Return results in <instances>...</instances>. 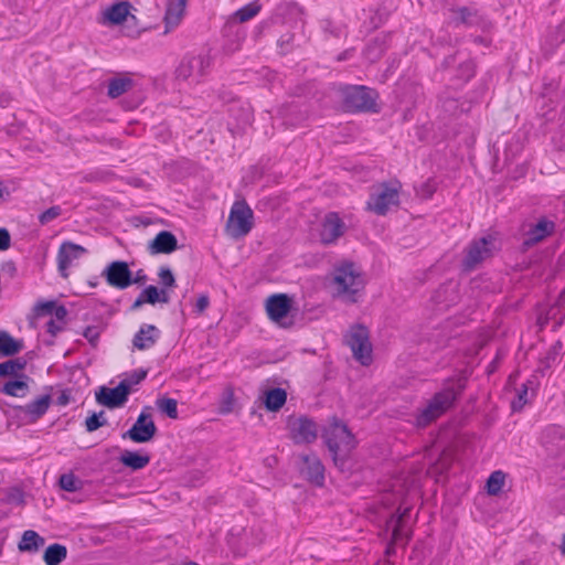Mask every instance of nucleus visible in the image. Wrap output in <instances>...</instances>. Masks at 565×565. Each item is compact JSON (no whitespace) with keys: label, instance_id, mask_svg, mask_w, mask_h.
<instances>
[{"label":"nucleus","instance_id":"f257e3e1","mask_svg":"<svg viewBox=\"0 0 565 565\" xmlns=\"http://www.w3.org/2000/svg\"><path fill=\"white\" fill-rule=\"evenodd\" d=\"M326 446L331 454L333 465L341 471H351V452L356 447V439L349 427L333 417V424L323 434Z\"/></svg>","mask_w":565,"mask_h":565},{"label":"nucleus","instance_id":"f03ea898","mask_svg":"<svg viewBox=\"0 0 565 565\" xmlns=\"http://www.w3.org/2000/svg\"><path fill=\"white\" fill-rule=\"evenodd\" d=\"M340 92L343 105L350 113L377 114L381 110L377 105L379 93L374 88L364 85H345Z\"/></svg>","mask_w":565,"mask_h":565},{"label":"nucleus","instance_id":"7ed1b4c3","mask_svg":"<svg viewBox=\"0 0 565 565\" xmlns=\"http://www.w3.org/2000/svg\"><path fill=\"white\" fill-rule=\"evenodd\" d=\"M337 287V296L348 303L358 302V294L364 288V280L352 262H345L339 266L333 277Z\"/></svg>","mask_w":565,"mask_h":565},{"label":"nucleus","instance_id":"20e7f679","mask_svg":"<svg viewBox=\"0 0 565 565\" xmlns=\"http://www.w3.org/2000/svg\"><path fill=\"white\" fill-rule=\"evenodd\" d=\"M437 72H450L451 75L448 77V81L452 83L454 87L461 88L475 77L477 64L473 58L463 57L462 54L457 51L445 56Z\"/></svg>","mask_w":565,"mask_h":565},{"label":"nucleus","instance_id":"39448f33","mask_svg":"<svg viewBox=\"0 0 565 565\" xmlns=\"http://www.w3.org/2000/svg\"><path fill=\"white\" fill-rule=\"evenodd\" d=\"M52 404L51 394H43L25 405H9L8 416L19 427L38 423Z\"/></svg>","mask_w":565,"mask_h":565},{"label":"nucleus","instance_id":"423d86ee","mask_svg":"<svg viewBox=\"0 0 565 565\" xmlns=\"http://www.w3.org/2000/svg\"><path fill=\"white\" fill-rule=\"evenodd\" d=\"M399 188L398 181L395 184L392 182L380 183L370 194V199L366 202L367 210L376 215H386L391 206L399 205Z\"/></svg>","mask_w":565,"mask_h":565},{"label":"nucleus","instance_id":"0eeeda50","mask_svg":"<svg viewBox=\"0 0 565 565\" xmlns=\"http://www.w3.org/2000/svg\"><path fill=\"white\" fill-rule=\"evenodd\" d=\"M498 238L494 234H488L480 238L473 239L466 248L462 259L465 270H472L483 260L492 257L500 249L497 246Z\"/></svg>","mask_w":565,"mask_h":565},{"label":"nucleus","instance_id":"6e6552de","mask_svg":"<svg viewBox=\"0 0 565 565\" xmlns=\"http://www.w3.org/2000/svg\"><path fill=\"white\" fill-rule=\"evenodd\" d=\"M345 342L350 347L353 358L359 361L361 365L369 366L373 362L370 332L365 326H353L345 337Z\"/></svg>","mask_w":565,"mask_h":565},{"label":"nucleus","instance_id":"1a4fd4ad","mask_svg":"<svg viewBox=\"0 0 565 565\" xmlns=\"http://www.w3.org/2000/svg\"><path fill=\"white\" fill-rule=\"evenodd\" d=\"M253 210L246 201H236L226 223L227 233L234 238L246 236L253 227Z\"/></svg>","mask_w":565,"mask_h":565},{"label":"nucleus","instance_id":"9d476101","mask_svg":"<svg viewBox=\"0 0 565 565\" xmlns=\"http://www.w3.org/2000/svg\"><path fill=\"white\" fill-rule=\"evenodd\" d=\"M556 232V223L546 216H540L536 222L529 223L523 234V241L519 246L522 254L543 243Z\"/></svg>","mask_w":565,"mask_h":565},{"label":"nucleus","instance_id":"9b49d317","mask_svg":"<svg viewBox=\"0 0 565 565\" xmlns=\"http://www.w3.org/2000/svg\"><path fill=\"white\" fill-rule=\"evenodd\" d=\"M150 406L143 407L134 425L122 433V439H130L137 444H146L151 441L158 433V428L149 413Z\"/></svg>","mask_w":565,"mask_h":565},{"label":"nucleus","instance_id":"f8f14e48","mask_svg":"<svg viewBox=\"0 0 565 565\" xmlns=\"http://www.w3.org/2000/svg\"><path fill=\"white\" fill-rule=\"evenodd\" d=\"M287 428L289 437L295 445H309L315 443L318 437L317 423L306 415L298 418L290 416L287 422Z\"/></svg>","mask_w":565,"mask_h":565},{"label":"nucleus","instance_id":"ddd939ff","mask_svg":"<svg viewBox=\"0 0 565 565\" xmlns=\"http://www.w3.org/2000/svg\"><path fill=\"white\" fill-rule=\"evenodd\" d=\"M212 65V57L209 54L185 55L175 68V78L186 81L190 77L196 79L206 75Z\"/></svg>","mask_w":565,"mask_h":565},{"label":"nucleus","instance_id":"4468645a","mask_svg":"<svg viewBox=\"0 0 565 565\" xmlns=\"http://www.w3.org/2000/svg\"><path fill=\"white\" fill-rule=\"evenodd\" d=\"M292 308V299L287 294H274L266 299L265 309L268 318L280 327L288 328L294 321L287 320Z\"/></svg>","mask_w":565,"mask_h":565},{"label":"nucleus","instance_id":"2eb2a0df","mask_svg":"<svg viewBox=\"0 0 565 565\" xmlns=\"http://www.w3.org/2000/svg\"><path fill=\"white\" fill-rule=\"evenodd\" d=\"M299 458L301 460L299 466L300 476L316 487H323L326 468L317 454L311 451L300 455Z\"/></svg>","mask_w":565,"mask_h":565},{"label":"nucleus","instance_id":"dca6fc26","mask_svg":"<svg viewBox=\"0 0 565 565\" xmlns=\"http://www.w3.org/2000/svg\"><path fill=\"white\" fill-rule=\"evenodd\" d=\"M106 282L119 290L131 286V270L125 260H113L102 271Z\"/></svg>","mask_w":565,"mask_h":565},{"label":"nucleus","instance_id":"f3484780","mask_svg":"<svg viewBox=\"0 0 565 565\" xmlns=\"http://www.w3.org/2000/svg\"><path fill=\"white\" fill-rule=\"evenodd\" d=\"M85 254H87V249L84 246L70 241L63 242L58 247L56 256L57 270L61 277L67 278L72 262L81 258Z\"/></svg>","mask_w":565,"mask_h":565},{"label":"nucleus","instance_id":"a211bd4d","mask_svg":"<svg viewBox=\"0 0 565 565\" xmlns=\"http://www.w3.org/2000/svg\"><path fill=\"white\" fill-rule=\"evenodd\" d=\"M128 397L126 384H118L115 387L99 386L95 393L96 402L109 409L122 407Z\"/></svg>","mask_w":565,"mask_h":565},{"label":"nucleus","instance_id":"6ab92c4d","mask_svg":"<svg viewBox=\"0 0 565 565\" xmlns=\"http://www.w3.org/2000/svg\"><path fill=\"white\" fill-rule=\"evenodd\" d=\"M347 230L338 212H328L321 223L320 239L324 245L334 243Z\"/></svg>","mask_w":565,"mask_h":565},{"label":"nucleus","instance_id":"aec40b11","mask_svg":"<svg viewBox=\"0 0 565 565\" xmlns=\"http://www.w3.org/2000/svg\"><path fill=\"white\" fill-rule=\"evenodd\" d=\"M541 443L551 456H558L565 446V428L556 424L546 426Z\"/></svg>","mask_w":565,"mask_h":565},{"label":"nucleus","instance_id":"412c9836","mask_svg":"<svg viewBox=\"0 0 565 565\" xmlns=\"http://www.w3.org/2000/svg\"><path fill=\"white\" fill-rule=\"evenodd\" d=\"M462 390L463 386L461 385H459L458 388L454 386L445 387L435 393L427 404L430 405V408H433L437 415L441 416L454 405Z\"/></svg>","mask_w":565,"mask_h":565},{"label":"nucleus","instance_id":"4be33fe9","mask_svg":"<svg viewBox=\"0 0 565 565\" xmlns=\"http://www.w3.org/2000/svg\"><path fill=\"white\" fill-rule=\"evenodd\" d=\"M178 248V239L170 231H160L148 244L150 255L171 254Z\"/></svg>","mask_w":565,"mask_h":565},{"label":"nucleus","instance_id":"5701e85b","mask_svg":"<svg viewBox=\"0 0 565 565\" xmlns=\"http://www.w3.org/2000/svg\"><path fill=\"white\" fill-rule=\"evenodd\" d=\"M160 338V330L153 324H142L134 335L132 344L138 350H148L156 344Z\"/></svg>","mask_w":565,"mask_h":565},{"label":"nucleus","instance_id":"b1692460","mask_svg":"<svg viewBox=\"0 0 565 565\" xmlns=\"http://www.w3.org/2000/svg\"><path fill=\"white\" fill-rule=\"evenodd\" d=\"M130 8H132V6L128 1H118L113 3L103 13L104 22L110 25H119L124 23L130 13Z\"/></svg>","mask_w":565,"mask_h":565},{"label":"nucleus","instance_id":"393cba45","mask_svg":"<svg viewBox=\"0 0 565 565\" xmlns=\"http://www.w3.org/2000/svg\"><path fill=\"white\" fill-rule=\"evenodd\" d=\"M186 0H169L164 14L166 33L175 28L183 15Z\"/></svg>","mask_w":565,"mask_h":565},{"label":"nucleus","instance_id":"a878e982","mask_svg":"<svg viewBox=\"0 0 565 565\" xmlns=\"http://www.w3.org/2000/svg\"><path fill=\"white\" fill-rule=\"evenodd\" d=\"M24 348L22 339H15L8 331L0 330V356L11 358L20 353Z\"/></svg>","mask_w":565,"mask_h":565},{"label":"nucleus","instance_id":"bb28decb","mask_svg":"<svg viewBox=\"0 0 565 565\" xmlns=\"http://www.w3.org/2000/svg\"><path fill=\"white\" fill-rule=\"evenodd\" d=\"M150 456L140 451L124 450L119 456V461L126 468L132 471L141 470L150 462Z\"/></svg>","mask_w":565,"mask_h":565},{"label":"nucleus","instance_id":"cd10ccee","mask_svg":"<svg viewBox=\"0 0 565 565\" xmlns=\"http://www.w3.org/2000/svg\"><path fill=\"white\" fill-rule=\"evenodd\" d=\"M30 376L25 373H21L15 376L13 380L7 381L1 387V393L8 396L13 397H23L25 392L29 390L28 382L30 381Z\"/></svg>","mask_w":565,"mask_h":565},{"label":"nucleus","instance_id":"c85d7f7f","mask_svg":"<svg viewBox=\"0 0 565 565\" xmlns=\"http://www.w3.org/2000/svg\"><path fill=\"white\" fill-rule=\"evenodd\" d=\"M287 401V393L284 388L273 387L264 393V406L268 412H278Z\"/></svg>","mask_w":565,"mask_h":565},{"label":"nucleus","instance_id":"c756f323","mask_svg":"<svg viewBox=\"0 0 565 565\" xmlns=\"http://www.w3.org/2000/svg\"><path fill=\"white\" fill-rule=\"evenodd\" d=\"M45 544L44 537L33 530L23 532L22 537L18 544L20 552L35 553Z\"/></svg>","mask_w":565,"mask_h":565},{"label":"nucleus","instance_id":"7c9ffc66","mask_svg":"<svg viewBox=\"0 0 565 565\" xmlns=\"http://www.w3.org/2000/svg\"><path fill=\"white\" fill-rule=\"evenodd\" d=\"M386 50V38L376 36L366 44L363 50V55L371 63H375L382 57Z\"/></svg>","mask_w":565,"mask_h":565},{"label":"nucleus","instance_id":"2f4dec72","mask_svg":"<svg viewBox=\"0 0 565 565\" xmlns=\"http://www.w3.org/2000/svg\"><path fill=\"white\" fill-rule=\"evenodd\" d=\"M451 12L455 14V17L452 18V23L456 26L461 24L472 26L478 23V11L469 7H459L456 9H451Z\"/></svg>","mask_w":565,"mask_h":565},{"label":"nucleus","instance_id":"473e14b6","mask_svg":"<svg viewBox=\"0 0 565 565\" xmlns=\"http://www.w3.org/2000/svg\"><path fill=\"white\" fill-rule=\"evenodd\" d=\"M28 364V360L25 358H15L7 360L0 363V377L12 376L15 377L23 373L22 371L25 369Z\"/></svg>","mask_w":565,"mask_h":565},{"label":"nucleus","instance_id":"72a5a7b5","mask_svg":"<svg viewBox=\"0 0 565 565\" xmlns=\"http://www.w3.org/2000/svg\"><path fill=\"white\" fill-rule=\"evenodd\" d=\"M67 555V550L64 545L54 543L49 545L43 553V561L46 565H60Z\"/></svg>","mask_w":565,"mask_h":565},{"label":"nucleus","instance_id":"f704fd0d","mask_svg":"<svg viewBox=\"0 0 565 565\" xmlns=\"http://www.w3.org/2000/svg\"><path fill=\"white\" fill-rule=\"evenodd\" d=\"M0 502L2 504L24 505V491L20 486H13L1 490Z\"/></svg>","mask_w":565,"mask_h":565},{"label":"nucleus","instance_id":"c9c22d12","mask_svg":"<svg viewBox=\"0 0 565 565\" xmlns=\"http://www.w3.org/2000/svg\"><path fill=\"white\" fill-rule=\"evenodd\" d=\"M134 85L130 77H113L108 82L107 95L110 98H117L128 92Z\"/></svg>","mask_w":565,"mask_h":565},{"label":"nucleus","instance_id":"e433bc0d","mask_svg":"<svg viewBox=\"0 0 565 565\" xmlns=\"http://www.w3.org/2000/svg\"><path fill=\"white\" fill-rule=\"evenodd\" d=\"M533 384L534 382L532 380H527L516 391V396L511 403V408L513 412H521L523 407L529 403V390H533Z\"/></svg>","mask_w":565,"mask_h":565},{"label":"nucleus","instance_id":"4c0bfd02","mask_svg":"<svg viewBox=\"0 0 565 565\" xmlns=\"http://www.w3.org/2000/svg\"><path fill=\"white\" fill-rule=\"evenodd\" d=\"M504 480H505V473L501 470H495L493 471L487 482H486V489H487V492L488 494L490 495H498L501 490H502V487L504 486Z\"/></svg>","mask_w":565,"mask_h":565},{"label":"nucleus","instance_id":"58836bf2","mask_svg":"<svg viewBox=\"0 0 565 565\" xmlns=\"http://www.w3.org/2000/svg\"><path fill=\"white\" fill-rule=\"evenodd\" d=\"M156 405L158 409L164 414L167 417L171 419H177L179 416L178 413V402L171 397H160L156 401Z\"/></svg>","mask_w":565,"mask_h":565},{"label":"nucleus","instance_id":"ea45409f","mask_svg":"<svg viewBox=\"0 0 565 565\" xmlns=\"http://www.w3.org/2000/svg\"><path fill=\"white\" fill-rule=\"evenodd\" d=\"M58 486L64 491L76 492L83 488V480L73 472L63 473L58 479Z\"/></svg>","mask_w":565,"mask_h":565},{"label":"nucleus","instance_id":"a19ab883","mask_svg":"<svg viewBox=\"0 0 565 565\" xmlns=\"http://www.w3.org/2000/svg\"><path fill=\"white\" fill-rule=\"evenodd\" d=\"M260 9L262 6L258 3V1H253L238 9L234 15L239 22L243 23L249 21L255 15H257Z\"/></svg>","mask_w":565,"mask_h":565},{"label":"nucleus","instance_id":"79ce46f5","mask_svg":"<svg viewBox=\"0 0 565 565\" xmlns=\"http://www.w3.org/2000/svg\"><path fill=\"white\" fill-rule=\"evenodd\" d=\"M106 425H108V422L105 418L104 411H100L98 413L92 412L90 415L87 416L85 419V428H86V431H88V433H93Z\"/></svg>","mask_w":565,"mask_h":565},{"label":"nucleus","instance_id":"37998d69","mask_svg":"<svg viewBox=\"0 0 565 565\" xmlns=\"http://www.w3.org/2000/svg\"><path fill=\"white\" fill-rule=\"evenodd\" d=\"M147 376V371L143 369H137L132 372L126 374V377L122 379L118 384H126L127 395L129 396L132 386L138 385L142 382Z\"/></svg>","mask_w":565,"mask_h":565},{"label":"nucleus","instance_id":"c03bdc74","mask_svg":"<svg viewBox=\"0 0 565 565\" xmlns=\"http://www.w3.org/2000/svg\"><path fill=\"white\" fill-rule=\"evenodd\" d=\"M440 416L437 415L433 408H430V405H426L415 417V424L417 427H427L433 422H435Z\"/></svg>","mask_w":565,"mask_h":565},{"label":"nucleus","instance_id":"a18cd8bd","mask_svg":"<svg viewBox=\"0 0 565 565\" xmlns=\"http://www.w3.org/2000/svg\"><path fill=\"white\" fill-rule=\"evenodd\" d=\"M440 416L437 415L433 408H430V405H426L415 417V424L417 427H427L433 422H435Z\"/></svg>","mask_w":565,"mask_h":565},{"label":"nucleus","instance_id":"49530a36","mask_svg":"<svg viewBox=\"0 0 565 565\" xmlns=\"http://www.w3.org/2000/svg\"><path fill=\"white\" fill-rule=\"evenodd\" d=\"M440 416L437 415L433 408H430V405H426L415 417V424L417 427H427L433 422H435Z\"/></svg>","mask_w":565,"mask_h":565},{"label":"nucleus","instance_id":"de8ad7c7","mask_svg":"<svg viewBox=\"0 0 565 565\" xmlns=\"http://www.w3.org/2000/svg\"><path fill=\"white\" fill-rule=\"evenodd\" d=\"M563 349V343L561 341H556L554 344L550 347L546 354L541 359V364L544 369H550L553 363L557 360Z\"/></svg>","mask_w":565,"mask_h":565},{"label":"nucleus","instance_id":"09e8293b","mask_svg":"<svg viewBox=\"0 0 565 565\" xmlns=\"http://www.w3.org/2000/svg\"><path fill=\"white\" fill-rule=\"evenodd\" d=\"M437 190V184L433 178L422 182L418 186H415L416 195L420 199H430Z\"/></svg>","mask_w":565,"mask_h":565},{"label":"nucleus","instance_id":"8fccbe9b","mask_svg":"<svg viewBox=\"0 0 565 565\" xmlns=\"http://www.w3.org/2000/svg\"><path fill=\"white\" fill-rule=\"evenodd\" d=\"M55 300H43L39 301L33 307V313L35 317L52 316L55 307Z\"/></svg>","mask_w":565,"mask_h":565},{"label":"nucleus","instance_id":"3c124183","mask_svg":"<svg viewBox=\"0 0 565 565\" xmlns=\"http://www.w3.org/2000/svg\"><path fill=\"white\" fill-rule=\"evenodd\" d=\"M160 282L164 288H173L177 286L175 277L172 270L167 266H161L158 273Z\"/></svg>","mask_w":565,"mask_h":565},{"label":"nucleus","instance_id":"603ef678","mask_svg":"<svg viewBox=\"0 0 565 565\" xmlns=\"http://www.w3.org/2000/svg\"><path fill=\"white\" fill-rule=\"evenodd\" d=\"M139 295L142 297L145 303L156 305L159 302V288L157 286L149 285L143 288Z\"/></svg>","mask_w":565,"mask_h":565},{"label":"nucleus","instance_id":"864d4df0","mask_svg":"<svg viewBox=\"0 0 565 565\" xmlns=\"http://www.w3.org/2000/svg\"><path fill=\"white\" fill-rule=\"evenodd\" d=\"M62 214L60 205H53L39 215V222L45 225Z\"/></svg>","mask_w":565,"mask_h":565},{"label":"nucleus","instance_id":"5fc2aeb1","mask_svg":"<svg viewBox=\"0 0 565 565\" xmlns=\"http://www.w3.org/2000/svg\"><path fill=\"white\" fill-rule=\"evenodd\" d=\"M234 404V393L231 388L223 392L222 401L220 403V412L222 414L231 413Z\"/></svg>","mask_w":565,"mask_h":565},{"label":"nucleus","instance_id":"6e6d98bb","mask_svg":"<svg viewBox=\"0 0 565 565\" xmlns=\"http://www.w3.org/2000/svg\"><path fill=\"white\" fill-rule=\"evenodd\" d=\"M294 38L292 33L287 32L278 39L277 44L280 47L281 54H287L292 50Z\"/></svg>","mask_w":565,"mask_h":565},{"label":"nucleus","instance_id":"4d7b16f0","mask_svg":"<svg viewBox=\"0 0 565 565\" xmlns=\"http://www.w3.org/2000/svg\"><path fill=\"white\" fill-rule=\"evenodd\" d=\"M409 539H411V535L405 533L404 523L401 524V523L394 522V525L392 529V541L394 543H396V542L405 540V542L407 543L409 541Z\"/></svg>","mask_w":565,"mask_h":565},{"label":"nucleus","instance_id":"13d9d810","mask_svg":"<svg viewBox=\"0 0 565 565\" xmlns=\"http://www.w3.org/2000/svg\"><path fill=\"white\" fill-rule=\"evenodd\" d=\"M84 338L93 348H96L99 341V331L96 327L88 326L83 331Z\"/></svg>","mask_w":565,"mask_h":565},{"label":"nucleus","instance_id":"bf43d9fd","mask_svg":"<svg viewBox=\"0 0 565 565\" xmlns=\"http://www.w3.org/2000/svg\"><path fill=\"white\" fill-rule=\"evenodd\" d=\"M565 307V286L564 289L558 295L557 299L555 300L554 305L550 308L548 315L554 318L557 312H561V310Z\"/></svg>","mask_w":565,"mask_h":565},{"label":"nucleus","instance_id":"052dcab7","mask_svg":"<svg viewBox=\"0 0 565 565\" xmlns=\"http://www.w3.org/2000/svg\"><path fill=\"white\" fill-rule=\"evenodd\" d=\"M11 245V236L7 228L0 227V252L7 250Z\"/></svg>","mask_w":565,"mask_h":565},{"label":"nucleus","instance_id":"680f3d73","mask_svg":"<svg viewBox=\"0 0 565 565\" xmlns=\"http://www.w3.org/2000/svg\"><path fill=\"white\" fill-rule=\"evenodd\" d=\"M64 324L65 323L51 319L46 322V331L51 335L55 337L58 332H61L64 329Z\"/></svg>","mask_w":565,"mask_h":565},{"label":"nucleus","instance_id":"e2e57ef3","mask_svg":"<svg viewBox=\"0 0 565 565\" xmlns=\"http://www.w3.org/2000/svg\"><path fill=\"white\" fill-rule=\"evenodd\" d=\"M67 316V309L64 305L55 303L53 317L56 319V321H60L62 323H66L65 319Z\"/></svg>","mask_w":565,"mask_h":565},{"label":"nucleus","instance_id":"0e129e2a","mask_svg":"<svg viewBox=\"0 0 565 565\" xmlns=\"http://www.w3.org/2000/svg\"><path fill=\"white\" fill-rule=\"evenodd\" d=\"M409 512L411 508H405L403 510L398 509L397 512L391 516V521L402 524L409 516Z\"/></svg>","mask_w":565,"mask_h":565},{"label":"nucleus","instance_id":"69168bd1","mask_svg":"<svg viewBox=\"0 0 565 565\" xmlns=\"http://www.w3.org/2000/svg\"><path fill=\"white\" fill-rule=\"evenodd\" d=\"M210 305V298L207 295L203 294L196 300L195 303V312L202 313Z\"/></svg>","mask_w":565,"mask_h":565},{"label":"nucleus","instance_id":"338daca9","mask_svg":"<svg viewBox=\"0 0 565 565\" xmlns=\"http://www.w3.org/2000/svg\"><path fill=\"white\" fill-rule=\"evenodd\" d=\"M147 279L148 277L142 269L137 270L135 276L131 273V285H143L147 281Z\"/></svg>","mask_w":565,"mask_h":565},{"label":"nucleus","instance_id":"774afa93","mask_svg":"<svg viewBox=\"0 0 565 565\" xmlns=\"http://www.w3.org/2000/svg\"><path fill=\"white\" fill-rule=\"evenodd\" d=\"M71 402V392L70 390H63L61 394L56 398V404L58 406H66Z\"/></svg>","mask_w":565,"mask_h":565}]
</instances>
